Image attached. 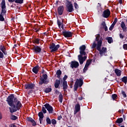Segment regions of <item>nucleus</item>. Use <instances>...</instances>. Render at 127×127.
<instances>
[{
    "label": "nucleus",
    "mask_w": 127,
    "mask_h": 127,
    "mask_svg": "<svg viewBox=\"0 0 127 127\" xmlns=\"http://www.w3.org/2000/svg\"><path fill=\"white\" fill-rule=\"evenodd\" d=\"M74 7L76 9H78L79 8V5L77 4V3L74 2Z\"/></svg>",
    "instance_id": "4c0bfd02"
},
{
    "label": "nucleus",
    "mask_w": 127,
    "mask_h": 127,
    "mask_svg": "<svg viewBox=\"0 0 127 127\" xmlns=\"http://www.w3.org/2000/svg\"><path fill=\"white\" fill-rule=\"evenodd\" d=\"M46 122L48 125H51V120H50V119H49V118H47Z\"/></svg>",
    "instance_id": "c85d7f7f"
},
{
    "label": "nucleus",
    "mask_w": 127,
    "mask_h": 127,
    "mask_svg": "<svg viewBox=\"0 0 127 127\" xmlns=\"http://www.w3.org/2000/svg\"><path fill=\"white\" fill-rule=\"evenodd\" d=\"M0 58H3V54L0 51Z\"/></svg>",
    "instance_id": "a18cd8bd"
},
{
    "label": "nucleus",
    "mask_w": 127,
    "mask_h": 127,
    "mask_svg": "<svg viewBox=\"0 0 127 127\" xmlns=\"http://www.w3.org/2000/svg\"><path fill=\"white\" fill-rule=\"evenodd\" d=\"M115 25H116L115 24H114L113 23H112V24L111 25V27H113L114 28V27H115Z\"/></svg>",
    "instance_id": "13d9d810"
},
{
    "label": "nucleus",
    "mask_w": 127,
    "mask_h": 127,
    "mask_svg": "<svg viewBox=\"0 0 127 127\" xmlns=\"http://www.w3.org/2000/svg\"><path fill=\"white\" fill-rule=\"evenodd\" d=\"M63 101V96H62V94H60L59 95V101L60 102V103H62Z\"/></svg>",
    "instance_id": "cd10ccee"
},
{
    "label": "nucleus",
    "mask_w": 127,
    "mask_h": 127,
    "mask_svg": "<svg viewBox=\"0 0 127 127\" xmlns=\"http://www.w3.org/2000/svg\"><path fill=\"white\" fill-rule=\"evenodd\" d=\"M122 81L125 83V84H127V77L125 76L122 78Z\"/></svg>",
    "instance_id": "c756f323"
},
{
    "label": "nucleus",
    "mask_w": 127,
    "mask_h": 127,
    "mask_svg": "<svg viewBox=\"0 0 127 127\" xmlns=\"http://www.w3.org/2000/svg\"><path fill=\"white\" fill-rule=\"evenodd\" d=\"M1 8H6V6H5V0H2L1 3Z\"/></svg>",
    "instance_id": "5701e85b"
},
{
    "label": "nucleus",
    "mask_w": 127,
    "mask_h": 127,
    "mask_svg": "<svg viewBox=\"0 0 127 127\" xmlns=\"http://www.w3.org/2000/svg\"><path fill=\"white\" fill-rule=\"evenodd\" d=\"M61 28L63 29V26H61Z\"/></svg>",
    "instance_id": "338daca9"
},
{
    "label": "nucleus",
    "mask_w": 127,
    "mask_h": 127,
    "mask_svg": "<svg viewBox=\"0 0 127 127\" xmlns=\"http://www.w3.org/2000/svg\"><path fill=\"white\" fill-rule=\"evenodd\" d=\"M100 35L99 34L96 35L95 41H97V44H99V41H101V44H102L103 39H102V38L100 39Z\"/></svg>",
    "instance_id": "a211bd4d"
},
{
    "label": "nucleus",
    "mask_w": 127,
    "mask_h": 127,
    "mask_svg": "<svg viewBox=\"0 0 127 127\" xmlns=\"http://www.w3.org/2000/svg\"><path fill=\"white\" fill-rule=\"evenodd\" d=\"M6 102H7L9 106L11 107L9 108L11 113H15L16 111H18V110H19L21 108V103H20V101L14 99L13 94H11L8 97Z\"/></svg>",
    "instance_id": "f257e3e1"
},
{
    "label": "nucleus",
    "mask_w": 127,
    "mask_h": 127,
    "mask_svg": "<svg viewBox=\"0 0 127 127\" xmlns=\"http://www.w3.org/2000/svg\"><path fill=\"white\" fill-rule=\"evenodd\" d=\"M123 48L125 50H127V44H125L123 45Z\"/></svg>",
    "instance_id": "37998d69"
},
{
    "label": "nucleus",
    "mask_w": 127,
    "mask_h": 127,
    "mask_svg": "<svg viewBox=\"0 0 127 127\" xmlns=\"http://www.w3.org/2000/svg\"><path fill=\"white\" fill-rule=\"evenodd\" d=\"M45 93H50V92H51V88H46L45 90Z\"/></svg>",
    "instance_id": "473e14b6"
},
{
    "label": "nucleus",
    "mask_w": 127,
    "mask_h": 127,
    "mask_svg": "<svg viewBox=\"0 0 127 127\" xmlns=\"http://www.w3.org/2000/svg\"><path fill=\"white\" fill-rule=\"evenodd\" d=\"M66 11L68 12H72V11L74 10V9L73 8V4H72V3L70 1H68V0H66Z\"/></svg>",
    "instance_id": "39448f33"
},
{
    "label": "nucleus",
    "mask_w": 127,
    "mask_h": 127,
    "mask_svg": "<svg viewBox=\"0 0 127 127\" xmlns=\"http://www.w3.org/2000/svg\"><path fill=\"white\" fill-rule=\"evenodd\" d=\"M121 26L123 31H126V30H127V26H126V24L125 23V22L122 21L121 22Z\"/></svg>",
    "instance_id": "6ab92c4d"
},
{
    "label": "nucleus",
    "mask_w": 127,
    "mask_h": 127,
    "mask_svg": "<svg viewBox=\"0 0 127 127\" xmlns=\"http://www.w3.org/2000/svg\"><path fill=\"white\" fill-rule=\"evenodd\" d=\"M67 78H68V76H67V75H64V81H65V80H66V79H67Z\"/></svg>",
    "instance_id": "864d4df0"
},
{
    "label": "nucleus",
    "mask_w": 127,
    "mask_h": 127,
    "mask_svg": "<svg viewBox=\"0 0 127 127\" xmlns=\"http://www.w3.org/2000/svg\"><path fill=\"white\" fill-rule=\"evenodd\" d=\"M63 89L64 91H65V90H67L68 88V84H67V81L65 80L64 81L63 83Z\"/></svg>",
    "instance_id": "412c9836"
},
{
    "label": "nucleus",
    "mask_w": 127,
    "mask_h": 127,
    "mask_svg": "<svg viewBox=\"0 0 127 127\" xmlns=\"http://www.w3.org/2000/svg\"><path fill=\"white\" fill-rule=\"evenodd\" d=\"M9 2H13V1H15V0H8Z\"/></svg>",
    "instance_id": "4d7b16f0"
},
{
    "label": "nucleus",
    "mask_w": 127,
    "mask_h": 127,
    "mask_svg": "<svg viewBox=\"0 0 127 127\" xmlns=\"http://www.w3.org/2000/svg\"><path fill=\"white\" fill-rule=\"evenodd\" d=\"M60 48V45H55V44L52 43L50 45V49H51V52H55V51H57L58 49Z\"/></svg>",
    "instance_id": "0eeeda50"
},
{
    "label": "nucleus",
    "mask_w": 127,
    "mask_h": 127,
    "mask_svg": "<svg viewBox=\"0 0 127 127\" xmlns=\"http://www.w3.org/2000/svg\"><path fill=\"white\" fill-rule=\"evenodd\" d=\"M58 24L59 25V28H61V21L58 20Z\"/></svg>",
    "instance_id": "ea45409f"
},
{
    "label": "nucleus",
    "mask_w": 127,
    "mask_h": 127,
    "mask_svg": "<svg viewBox=\"0 0 127 127\" xmlns=\"http://www.w3.org/2000/svg\"><path fill=\"white\" fill-rule=\"evenodd\" d=\"M118 22V18H116L113 22L114 24H116Z\"/></svg>",
    "instance_id": "09e8293b"
},
{
    "label": "nucleus",
    "mask_w": 127,
    "mask_h": 127,
    "mask_svg": "<svg viewBox=\"0 0 127 127\" xmlns=\"http://www.w3.org/2000/svg\"><path fill=\"white\" fill-rule=\"evenodd\" d=\"M11 119L13 120V121H15V120H17V117L12 115L11 117Z\"/></svg>",
    "instance_id": "2f4dec72"
},
{
    "label": "nucleus",
    "mask_w": 127,
    "mask_h": 127,
    "mask_svg": "<svg viewBox=\"0 0 127 127\" xmlns=\"http://www.w3.org/2000/svg\"><path fill=\"white\" fill-rule=\"evenodd\" d=\"M36 32H38V31H39V28H37V29L36 30Z\"/></svg>",
    "instance_id": "680f3d73"
},
{
    "label": "nucleus",
    "mask_w": 127,
    "mask_h": 127,
    "mask_svg": "<svg viewBox=\"0 0 127 127\" xmlns=\"http://www.w3.org/2000/svg\"><path fill=\"white\" fill-rule=\"evenodd\" d=\"M119 113H121V112H122V111L119 110Z\"/></svg>",
    "instance_id": "0e129e2a"
},
{
    "label": "nucleus",
    "mask_w": 127,
    "mask_h": 127,
    "mask_svg": "<svg viewBox=\"0 0 127 127\" xmlns=\"http://www.w3.org/2000/svg\"><path fill=\"white\" fill-rule=\"evenodd\" d=\"M71 68H78L79 67V63L78 62L72 61L70 63Z\"/></svg>",
    "instance_id": "1a4fd4ad"
},
{
    "label": "nucleus",
    "mask_w": 127,
    "mask_h": 127,
    "mask_svg": "<svg viewBox=\"0 0 127 127\" xmlns=\"http://www.w3.org/2000/svg\"><path fill=\"white\" fill-rule=\"evenodd\" d=\"M44 107H45L46 109L49 112V114H52L53 113V107H52V106H50V105H49V104H45L44 105Z\"/></svg>",
    "instance_id": "6e6552de"
},
{
    "label": "nucleus",
    "mask_w": 127,
    "mask_h": 127,
    "mask_svg": "<svg viewBox=\"0 0 127 127\" xmlns=\"http://www.w3.org/2000/svg\"><path fill=\"white\" fill-rule=\"evenodd\" d=\"M117 97V95L116 94L112 95V98L113 99V100H115V99H116Z\"/></svg>",
    "instance_id": "c03bdc74"
},
{
    "label": "nucleus",
    "mask_w": 127,
    "mask_h": 127,
    "mask_svg": "<svg viewBox=\"0 0 127 127\" xmlns=\"http://www.w3.org/2000/svg\"><path fill=\"white\" fill-rule=\"evenodd\" d=\"M79 53L80 55L78 56V59L80 64H83L84 62L87 59V56H86V46L82 45L79 47Z\"/></svg>",
    "instance_id": "f03ea898"
},
{
    "label": "nucleus",
    "mask_w": 127,
    "mask_h": 127,
    "mask_svg": "<svg viewBox=\"0 0 127 127\" xmlns=\"http://www.w3.org/2000/svg\"><path fill=\"white\" fill-rule=\"evenodd\" d=\"M15 2L16 3H23V0H15Z\"/></svg>",
    "instance_id": "bb28decb"
},
{
    "label": "nucleus",
    "mask_w": 127,
    "mask_h": 127,
    "mask_svg": "<svg viewBox=\"0 0 127 127\" xmlns=\"http://www.w3.org/2000/svg\"><path fill=\"white\" fill-rule=\"evenodd\" d=\"M52 124L53 125H56V120L55 119L52 120Z\"/></svg>",
    "instance_id": "79ce46f5"
},
{
    "label": "nucleus",
    "mask_w": 127,
    "mask_h": 127,
    "mask_svg": "<svg viewBox=\"0 0 127 127\" xmlns=\"http://www.w3.org/2000/svg\"><path fill=\"white\" fill-rule=\"evenodd\" d=\"M61 119H62V116H59L58 118V119L59 121H60V120Z\"/></svg>",
    "instance_id": "5fc2aeb1"
},
{
    "label": "nucleus",
    "mask_w": 127,
    "mask_h": 127,
    "mask_svg": "<svg viewBox=\"0 0 127 127\" xmlns=\"http://www.w3.org/2000/svg\"><path fill=\"white\" fill-rule=\"evenodd\" d=\"M5 9L6 8H2L0 14H2L3 15V14H4V13H5V12H6Z\"/></svg>",
    "instance_id": "7c9ffc66"
},
{
    "label": "nucleus",
    "mask_w": 127,
    "mask_h": 127,
    "mask_svg": "<svg viewBox=\"0 0 127 127\" xmlns=\"http://www.w3.org/2000/svg\"><path fill=\"white\" fill-rule=\"evenodd\" d=\"M119 2H120L121 4H122V0H119Z\"/></svg>",
    "instance_id": "e2e57ef3"
},
{
    "label": "nucleus",
    "mask_w": 127,
    "mask_h": 127,
    "mask_svg": "<svg viewBox=\"0 0 127 127\" xmlns=\"http://www.w3.org/2000/svg\"><path fill=\"white\" fill-rule=\"evenodd\" d=\"M114 28L113 27H111V26H110V27L109 28V30H113V29Z\"/></svg>",
    "instance_id": "bf43d9fd"
},
{
    "label": "nucleus",
    "mask_w": 127,
    "mask_h": 127,
    "mask_svg": "<svg viewBox=\"0 0 127 127\" xmlns=\"http://www.w3.org/2000/svg\"><path fill=\"white\" fill-rule=\"evenodd\" d=\"M104 28L105 31H107V30H108V27H107V26H105V27H104Z\"/></svg>",
    "instance_id": "6e6d98bb"
},
{
    "label": "nucleus",
    "mask_w": 127,
    "mask_h": 127,
    "mask_svg": "<svg viewBox=\"0 0 127 127\" xmlns=\"http://www.w3.org/2000/svg\"><path fill=\"white\" fill-rule=\"evenodd\" d=\"M2 119V116H1V113H0V120H1Z\"/></svg>",
    "instance_id": "052dcab7"
},
{
    "label": "nucleus",
    "mask_w": 127,
    "mask_h": 127,
    "mask_svg": "<svg viewBox=\"0 0 127 127\" xmlns=\"http://www.w3.org/2000/svg\"><path fill=\"white\" fill-rule=\"evenodd\" d=\"M33 50H34L35 53H40L41 52V48L39 46H35L33 48Z\"/></svg>",
    "instance_id": "f8f14e48"
},
{
    "label": "nucleus",
    "mask_w": 127,
    "mask_h": 127,
    "mask_svg": "<svg viewBox=\"0 0 127 127\" xmlns=\"http://www.w3.org/2000/svg\"><path fill=\"white\" fill-rule=\"evenodd\" d=\"M9 127H16V126H15V125H14L13 124H10L9 125Z\"/></svg>",
    "instance_id": "3c124183"
},
{
    "label": "nucleus",
    "mask_w": 127,
    "mask_h": 127,
    "mask_svg": "<svg viewBox=\"0 0 127 127\" xmlns=\"http://www.w3.org/2000/svg\"><path fill=\"white\" fill-rule=\"evenodd\" d=\"M2 15L1 14H0V21H3L4 20V18H3Z\"/></svg>",
    "instance_id": "c9c22d12"
},
{
    "label": "nucleus",
    "mask_w": 127,
    "mask_h": 127,
    "mask_svg": "<svg viewBox=\"0 0 127 127\" xmlns=\"http://www.w3.org/2000/svg\"><path fill=\"white\" fill-rule=\"evenodd\" d=\"M42 112L44 113V114H46V109H45V108L44 107H42Z\"/></svg>",
    "instance_id": "58836bf2"
},
{
    "label": "nucleus",
    "mask_w": 127,
    "mask_h": 127,
    "mask_svg": "<svg viewBox=\"0 0 127 127\" xmlns=\"http://www.w3.org/2000/svg\"><path fill=\"white\" fill-rule=\"evenodd\" d=\"M107 40L109 43H111L113 41V38H112L111 37H109L107 38Z\"/></svg>",
    "instance_id": "72a5a7b5"
},
{
    "label": "nucleus",
    "mask_w": 127,
    "mask_h": 127,
    "mask_svg": "<svg viewBox=\"0 0 127 127\" xmlns=\"http://www.w3.org/2000/svg\"><path fill=\"white\" fill-rule=\"evenodd\" d=\"M38 70H39V66L38 65L36 66L32 69V71L35 74H37V73H38Z\"/></svg>",
    "instance_id": "aec40b11"
},
{
    "label": "nucleus",
    "mask_w": 127,
    "mask_h": 127,
    "mask_svg": "<svg viewBox=\"0 0 127 127\" xmlns=\"http://www.w3.org/2000/svg\"><path fill=\"white\" fill-rule=\"evenodd\" d=\"M31 123H32L33 126L36 125V122H35V121H34V120H33Z\"/></svg>",
    "instance_id": "de8ad7c7"
},
{
    "label": "nucleus",
    "mask_w": 127,
    "mask_h": 127,
    "mask_svg": "<svg viewBox=\"0 0 127 127\" xmlns=\"http://www.w3.org/2000/svg\"><path fill=\"white\" fill-rule=\"evenodd\" d=\"M115 73L116 74L117 76H121L122 75V71L119 69H116L115 70Z\"/></svg>",
    "instance_id": "4be33fe9"
},
{
    "label": "nucleus",
    "mask_w": 127,
    "mask_h": 127,
    "mask_svg": "<svg viewBox=\"0 0 127 127\" xmlns=\"http://www.w3.org/2000/svg\"><path fill=\"white\" fill-rule=\"evenodd\" d=\"M79 85L80 87L83 85V80L81 79L76 80L74 85V91H77V89H78V86H79Z\"/></svg>",
    "instance_id": "423d86ee"
},
{
    "label": "nucleus",
    "mask_w": 127,
    "mask_h": 127,
    "mask_svg": "<svg viewBox=\"0 0 127 127\" xmlns=\"http://www.w3.org/2000/svg\"><path fill=\"white\" fill-rule=\"evenodd\" d=\"M122 122H123V118H119L117 120L116 123L118 124H122Z\"/></svg>",
    "instance_id": "a878e982"
},
{
    "label": "nucleus",
    "mask_w": 127,
    "mask_h": 127,
    "mask_svg": "<svg viewBox=\"0 0 127 127\" xmlns=\"http://www.w3.org/2000/svg\"><path fill=\"white\" fill-rule=\"evenodd\" d=\"M102 25L103 27H105L106 26V23H105V22H103L102 23Z\"/></svg>",
    "instance_id": "8fccbe9b"
},
{
    "label": "nucleus",
    "mask_w": 127,
    "mask_h": 127,
    "mask_svg": "<svg viewBox=\"0 0 127 127\" xmlns=\"http://www.w3.org/2000/svg\"><path fill=\"white\" fill-rule=\"evenodd\" d=\"M60 85V80H56V82L55 83V88H58Z\"/></svg>",
    "instance_id": "b1692460"
},
{
    "label": "nucleus",
    "mask_w": 127,
    "mask_h": 127,
    "mask_svg": "<svg viewBox=\"0 0 127 127\" xmlns=\"http://www.w3.org/2000/svg\"><path fill=\"white\" fill-rule=\"evenodd\" d=\"M25 87L27 90H30V89H33L34 88V84L32 83L25 84Z\"/></svg>",
    "instance_id": "4468645a"
},
{
    "label": "nucleus",
    "mask_w": 127,
    "mask_h": 127,
    "mask_svg": "<svg viewBox=\"0 0 127 127\" xmlns=\"http://www.w3.org/2000/svg\"><path fill=\"white\" fill-rule=\"evenodd\" d=\"M0 49L3 52V53H4V51L5 50V48H4V46L2 45H1L0 46Z\"/></svg>",
    "instance_id": "393cba45"
},
{
    "label": "nucleus",
    "mask_w": 127,
    "mask_h": 127,
    "mask_svg": "<svg viewBox=\"0 0 127 127\" xmlns=\"http://www.w3.org/2000/svg\"><path fill=\"white\" fill-rule=\"evenodd\" d=\"M80 111V105L76 104L75 106V111H74V115H76L78 112Z\"/></svg>",
    "instance_id": "f3484780"
},
{
    "label": "nucleus",
    "mask_w": 127,
    "mask_h": 127,
    "mask_svg": "<svg viewBox=\"0 0 127 127\" xmlns=\"http://www.w3.org/2000/svg\"><path fill=\"white\" fill-rule=\"evenodd\" d=\"M79 100H82V99H81V98H79Z\"/></svg>",
    "instance_id": "774afa93"
},
{
    "label": "nucleus",
    "mask_w": 127,
    "mask_h": 127,
    "mask_svg": "<svg viewBox=\"0 0 127 127\" xmlns=\"http://www.w3.org/2000/svg\"><path fill=\"white\" fill-rule=\"evenodd\" d=\"M122 94L124 98H127V94H126V92H125V91H122Z\"/></svg>",
    "instance_id": "a19ab883"
},
{
    "label": "nucleus",
    "mask_w": 127,
    "mask_h": 127,
    "mask_svg": "<svg viewBox=\"0 0 127 127\" xmlns=\"http://www.w3.org/2000/svg\"><path fill=\"white\" fill-rule=\"evenodd\" d=\"M48 76L46 74H44L42 77L40 78V81L39 82V85H42V84H48L49 81L47 80Z\"/></svg>",
    "instance_id": "20e7f679"
},
{
    "label": "nucleus",
    "mask_w": 127,
    "mask_h": 127,
    "mask_svg": "<svg viewBox=\"0 0 127 127\" xmlns=\"http://www.w3.org/2000/svg\"><path fill=\"white\" fill-rule=\"evenodd\" d=\"M63 35L64 36V37L69 38L72 36V33L71 32H66L64 31L63 33Z\"/></svg>",
    "instance_id": "ddd939ff"
},
{
    "label": "nucleus",
    "mask_w": 127,
    "mask_h": 127,
    "mask_svg": "<svg viewBox=\"0 0 127 127\" xmlns=\"http://www.w3.org/2000/svg\"><path fill=\"white\" fill-rule=\"evenodd\" d=\"M38 116L39 117L40 123L41 124H42V121H43V118H44V116L43 115V113L42 112H39Z\"/></svg>",
    "instance_id": "dca6fc26"
},
{
    "label": "nucleus",
    "mask_w": 127,
    "mask_h": 127,
    "mask_svg": "<svg viewBox=\"0 0 127 127\" xmlns=\"http://www.w3.org/2000/svg\"><path fill=\"white\" fill-rule=\"evenodd\" d=\"M27 121H28V122H32L33 121V119H32V118H28Z\"/></svg>",
    "instance_id": "49530a36"
},
{
    "label": "nucleus",
    "mask_w": 127,
    "mask_h": 127,
    "mask_svg": "<svg viewBox=\"0 0 127 127\" xmlns=\"http://www.w3.org/2000/svg\"><path fill=\"white\" fill-rule=\"evenodd\" d=\"M34 43H36V44H39V39H36L34 40Z\"/></svg>",
    "instance_id": "f704fd0d"
},
{
    "label": "nucleus",
    "mask_w": 127,
    "mask_h": 127,
    "mask_svg": "<svg viewBox=\"0 0 127 127\" xmlns=\"http://www.w3.org/2000/svg\"><path fill=\"white\" fill-rule=\"evenodd\" d=\"M90 64H91V60H87L86 63L85 67L83 69L84 72H86V70H88V67H89V66L90 65Z\"/></svg>",
    "instance_id": "2eb2a0df"
},
{
    "label": "nucleus",
    "mask_w": 127,
    "mask_h": 127,
    "mask_svg": "<svg viewBox=\"0 0 127 127\" xmlns=\"http://www.w3.org/2000/svg\"><path fill=\"white\" fill-rule=\"evenodd\" d=\"M110 14H111V11H110V10L107 9L104 11L102 16L105 18H108V17L110 16Z\"/></svg>",
    "instance_id": "9d476101"
},
{
    "label": "nucleus",
    "mask_w": 127,
    "mask_h": 127,
    "mask_svg": "<svg viewBox=\"0 0 127 127\" xmlns=\"http://www.w3.org/2000/svg\"><path fill=\"white\" fill-rule=\"evenodd\" d=\"M61 74H62L61 70H57V75L58 76V77H59V76H60V75H61Z\"/></svg>",
    "instance_id": "e433bc0d"
},
{
    "label": "nucleus",
    "mask_w": 127,
    "mask_h": 127,
    "mask_svg": "<svg viewBox=\"0 0 127 127\" xmlns=\"http://www.w3.org/2000/svg\"><path fill=\"white\" fill-rule=\"evenodd\" d=\"M101 46H102V41H100L98 42V44L97 45V44H96V42H94L92 44V48L94 49V48H95V47H97V50H98V51H99L100 54H101V55H103V54L106 53L107 48L102 47V49L101 50Z\"/></svg>",
    "instance_id": "7ed1b4c3"
},
{
    "label": "nucleus",
    "mask_w": 127,
    "mask_h": 127,
    "mask_svg": "<svg viewBox=\"0 0 127 127\" xmlns=\"http://www.w3.org/2000/svg\"><path fill=\"white\" fill-rule=\"evenodd\" d=\"M63 11H64V6H59L58 8V12L59 15H62V14H63Z\"/></svg>",
    "instance_id": "9b49d317"
},
{
    "label": "nucleus",
    "mask_w": 127,
    "mask_h": 127,
    "mask_svg": "<svg viewBox=\"0 0 127 127\" xmlns=\"http://www.w3.org/2000/svg\"><path fill=\"white\" fill-rule=\"evenodd\" d=\"M110 59H113V58L112 57H110Z\"/></svg>",
    "instance_id": "69168bd1"
},
{
    "label": "nucleus",
    "mask_w": 127,
    "mask_h": 127,
    "mask_svg": "<svg viewBox=\"0 0 127 127\" xmlns=\"http://www.w3.org/2000/svg\"><path fill=\"white\" fill-rule=\"evenodd\" d=\"M120 38H122V39H123L124 38V35H123V34H120Z\"/></svg>",
    "instance_id": "603ef678"
}]
</instances>
